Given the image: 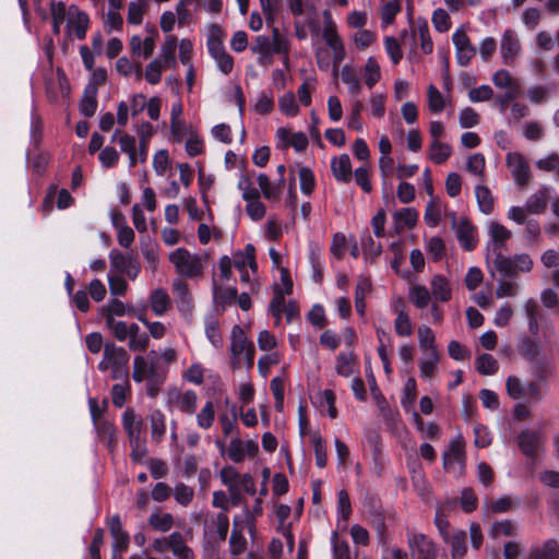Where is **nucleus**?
Wrapping results in <instances>:
<instances>
[{"instance_id":"obj_1","label":"nucleus","mask_w":559,"mask_h":559,"mask_svg":"<svg viewBox=\"0 0 559 559\" xmlns=\"http://www.w3.org/2000/svg\"><path fill=\"white\" fill-rule=\"evenodd\" d=\"M506 242L488 241L486 261L490 269L491 276L498 272L502 277H513L515 275V266L512 258L503 254Z\"/></svg>"},{"instance_id":"obj_2","label":"nucleus","mask_w":559,"mask_h":559,"mask_svg":"<svg viewBox=\"0 0 559 559\" xmlns=\"http://www.w3.org/2000/svg\"><path fill=\"white\" fill-rule=\"evenodd\" d=\"M169 261L174 264L180 276L194 278L203 273V261L198 254L191 253L186 248H178L169 254Z\"/></svg>"},{"instance_id":"obj_3","label":"nucleus","mask_w":559,"mask_h":559,"mask_svg":"<svg viewBox=\"0 0 559 559\" xmlns=\"http://www.w3.org/2000/svg\"><path fill=\"white\" fill-rule=\"evenodd\" d=\"M406 537L413 559H437V546L428 536L415 531H407Z\"/></svg>"},{"instance_id":"obj_4","label":"nucleus","mask_w":559,"mask_h":559,"mask_svg":"<svg viewBox=\"0 0 559 559\" xmlns=\"http://www.w3.org/2000/svg\"><path fill=\"white\" fill-rule=\"evenodd\" d=\"M506 162L516 186L524 187L532 180L530 166L521 153H508Z\"/></svg>"},{"instance_id":"obj_5","label":"nucleus","mask_w":559,"mask_h":559,"mask_svg":"<svg viewBox=\"0 0 559 559\" xmlns=\"http://www.w3.org/2000/svg\"><path fill=\"white\" fill-rule=\"evenodd\" d=\"M544 444V436L540 429H526L518 436V445L527 457L537 455Z\"/></svg>"},{"instance_id":"obj_6","label":"nucleus","mask_w":559,"mask_h":559,"mask_svg":"<svg viewBox=\"0 0 559 559\" xmlns=\"http://www.w3.org/2000/svg\"><path fill=\"white\" fill-rule=\"evenodd\" d=\"M110 265L120 274H126L129 278L134 280L140 272V264L132 254H124L112 250L109 253Z\"/></svg>"},{"instance_id":"obj_7","label":"nucleus","mask_w":559,"mask_h":559,"mask_svg":"<svg viewBox=\"0 0 559 559\" xmlns=\"http://www.w3.org/2000/svg\"><path fill=\"white\" fill-rule=\"evenodd\" d=\"M110 536L112 537V552L121 555L124 552L130 543V535L122 527L120 516L114 514L107 521Z\"/></svg>"},{"instance_id":"obj_8","label":"nucleus","mask_w":559,"mask_h":559,"mask_svg":"<svg viewBox=\"0 0 559 559\" xmlns=\"http://www.w3.org/2000/svg\"><path fill=\"white\" fill-rule=\"evenodd\" d=\"M452 41L455 47L457 63L466 67L476 55V48L472 45L468 36L462 31L456 29L452 35Z\"/></svg>"},{"instance_id":"obj_9","label":"nucleus","mask_w":559,"mask_h":559,"mask_svg":"<svg viewBox=\"0 0 559 559\" xmlns=\"http://www.w3.org/2000/svg\"><path fill=\"white\" fill-rule=\"evenodd\" d=\"M452 226L455 228L456 238L461 243L462 248L466 251H471L476 247L475 228L471 222L466 218L456 221V215L452 214Z\"/></svg>"},{"instance_id":"obj_10","label":"nucleus","mask_w":559,"mask_h":559,"mask_svg":"<svg viewBox=\"0 0 559 559\" xmlns=\"http://www.w3.org/2000/svg\"><path fill=\"white\" fill-rule=\"evenodd\" d=\"M464 439L461 435H457L450 441L449 451L443 454V467L444 469H454V464H460V469L464 468L465 453H464Z\"/></svg>"},{"instance_id":"obj_11","label":"nucleus","mask_w":559,"mask_h":559,"mask_svg":"<svg viewBox=\"0 0 559 559\" xmlns=\"http://www.w3.org/2000/svg\"><path fill=\"white\" fill-rule=\"evenodd\" d=\"M229 528V519L224 512L212 516L205 523V534L210 539L224 542L227 538Z\"/></svg>"},{"instance_id":"obj_12","label":"nucleus","mask_w":559,"mask_h":559,"mask_svg":"<svg viewBox=\"0 0 559 559\" xmlns=\"http://www.w3.org/2000/svg\"><path fill=\"white\" fill-rule=\"evenodd\" d=\"M68 15V27L74 33L78 39H84L90 24L88 15L73 4L69 7Z\"/></svg>"},{"instance_id":"obj_13","label":"nucleus","mask_w":559,"mask_h":559,"mask_svg":"<svg viewBox=\"0 0 559 559\" xmlns=\"http://www.w3.org/2000/svg\"><path fill=\"white\" fill-rule=\"evenodd\" d=\"M168 403L175 404L180 412L192 415L198 407V395L192 390H187L183 393L175 391L169 394Z\"/></svg>"},{"instance_id":"obj_14","label":"nucleus","mask_w":559,"mask_h":559,"mask_svg":"<svg viewBox=\"0 0 559 559\" xmlns=\"http://www.w3.org/2000/svg\"><path fill=\"white\" fill-rule=\"evenodd\" d=\"M443 542L451 548L452 559H463L467 551V535L462 530H452L451 534L444 536Z\"/></svg>"},{"instance_id":"obj_15","label":"nucleus","mask_w":559,"mask_h":559,"mask_svg":"<svg viewBox=\"0 0 559 559\" xmlns=\"http://www.w3.org/2000/svg\"><path fill=\"white\" fill-rule=\"evenodd\" d=\"M173 293L176 298L177 308L183 314H188L193 309V299L189 292L188 285L180 278L173 283Z\"/></svg>"},{"instance_id":"obj_16","label":"nucleus","mask_w":559,"mask_h":559,"mask_svg":"<svg viewBox=\"0 0 559 559\" xmlns=\"http://www.w3.org/2000/svg\"><path fill=\"white\" fill-rule=\"evenodd\" d=\"M521 49L520 41L511 29H507L501 38V56L503 62L511 66Z\"/></svg>"},{"instance_id":"obj_17","label":"nucleus","mask_w":559,"mask_h":559,"mask_svg":"<svg viewBox=\"0 0 559 559\" xmlns=\"http://www.w3.org/2000/svg\"><path fill=\"white\" fill-rule=\"evenodd\" d=\"M331 170L337 181L344 183L349 182L353 176L349 156L347 154H342L338 157H333L331 160Z\"/></svg>"},{"instance_id":"obj_18","label":"nucleus","mask_w":559,"mask_h":559,"mask_svg":"<svg viewBox=\"0 0 559 559\" xmlns=\"http://www.w3.org/2000/svg\"><path fill=\"white\" fill-rule=\"evenodd\" d=\"M551 187H542L526 200L525 207L531 214H542L547 207Z\"/></svg>"},{"instance_id":"obj_19","label":"nucleus","mask_w":559,"mask_h":559,"mask_svg":"<svg viewBox=\"0 0 559 559\" xmlns=\"http://www.w3.org/2000/svg\"><path fill=\"white\" fill-rule=\"evenodd\" d=\"M105 358L109 360L110 368L129 367L130 355L123 347L116 346L112 342L104 345Z\"/></svg>"},{"instance_id":"obj_20","label":"nucleus","mask_w":559,"mask_h":559,"mask_svg":"<svg viewBox=\"0 0 559 559\" xmlns=\"http://www.w3.org/2000/svg\"><path fill=\"white\" fill-rule=\"evenodd\" d=\"M143 425L142 418L138 417L133 408H127L122 414V426L129 441L141 438Z\"/></svg>"},{"instance_id":"obj_21","label":"nucleus","mask_w":559,"mask_h":559,"mask_svg":"<svg viewBox=\"0 0 559 559\" xmlns=\"http://www.w3.org/2000/svg\"><path fill=\"white\" fill-rule=\"evenodd\" d=\"M325 26L323 29V38L326 43V45L334 51V52H341L343 43L341 38L338 37L336 33V28L334 25V22L332 21L331 13L325 10L323 12Z\"/></svg>"},{"instance_id":"obj_22","label":"nucleus","mask_w":559,"mask_h":559,"mask_svg":"<svg viewBox=\"0 0 559 559\" xmlns=\"http://www.w3.org/2000/svg\"><path fill=\"white\" fill-rule=\"evenodd\" d=\"M523 310L527 319L530 333L533 336H537L539 333V321L543 319V314L536 300L527 299L523 305Z\"/></svg>"},{"instance_id":"obj_23","label":"nucleus","mask_w":559,"mask_h":559,"mask_svg":"<svg viewBox=\"0 0 559 559\" xmlns=\"http://www.w3.org/2000/svg\"><path fill=\"white\" fill-rule=\"evenodd\" d=\"M224 37H225V33L218 24L210 25L206 45H207L209 53L212 57L217 53H222V52L226 51V49L224 47Z\"/></svg>"},{"instance_id":"obj_24","label":"nucleus","mask_w":559,"mask_h":559,"mask_svg":"<svg viewBox=\"0 0 559 559\" xmlns=\"http://www.w3.org/2000/svg\"><path fill=\"white\" fill-rule=\"evenodd\" d=\"M431 294L436 300L447 302L452 298V290L448 280L440 274L435 275L430 282Z\"/></svg>"},{"instance_id":"obj_25","label":"nucleus","mask_w":559,"mask_h":559,"mask_svg":"<svg viewBox=\"0 0 559 559\" xmlns=\"http://www.w3.org/2000/svg\"><path fill=\"white\" fill-rule=\"evenodd\" d=\"M97 93L93 85H86L80 102V112L86 118L95 115L97 110Z\"/></svg>"},{"instance_id":"obj_26","label":"nucleus","mask_w":559,"mask_h":559,"mask_svg":"<svg viewBox=\"0 0 559 559\" xmlns=\"http://www.w3.org/2000/svg\"><path fill=\"white\" fill-rule=\"evenodd\" d=\"M251 50L259 55V63L265 64L272 60L271 38L266 35H259L251 45Z\"/></svg>"},{"instance_id":"obj_27","label":"nucleus","mask_w":559,"mask_h":559,"mask_svg":"<svg viewBox=\"0 0 559 559\" xmlns=\"http://www.w3.org/2000/svg\"><path fill=\"white\" fill-rule=\"evenodd\" d=\"M559 545L555 539L546 540L542 547L531 550L528 559H558Z\"/></svg>"},{"instance_id":"obj_28","label":"nucleus","mask_w":559,"mask_h":559,"mask_svg":"<svg viewBox=\"0 0 559 559\" xmlns=\"http://www.w3.org/2000/svg\"><path fill=\"white\" fill-rule=\"evenodd\" d=\"M440 360L438 350L427 352L419 360L420 376L425 379L432 378Z\"/></svg>"},{"instance_id":"obj_29","label":"nucleus","mask_w":559,"mask_h":559,"mask_svg":"<svg viewBox=\"0 0 559 559\" xmlns=\"http://www.w3.org/2000/svg\"><path fill=\"white\" fill-rule=\"evenodd\" d=\"M249 348V343L245 331L239 325H234L231 330L230 352L235 359Z\"/></svg>"},{"instance_id":"obj_30","label":"nucleus","mask_w":559,"mask_h":559,"mask_svg":"<svg viewBox=\"0 0 559 559\" xmlns=\"http://www.w3.org/2000/svg\"><path fill=\"white\" fill-rule=\"evenodd\" d=\"M341 80L348 87V92L353 97H357L361 91L360 79L354 69L347 64L342 68Z\"/></svg>"},{"instance_id":"obj_31","label":"nucleus","mask_w":559,"mask_h":559,"mask_svg":"<svg viewBox=\"0 0 559 559\" xmlns=\"http://www.w3.org/2000/svg\"><path fill=\"white\" fill-rule=\"evenodd\" d=\"M169 306H170V299H169L168 294L164 289L157 288L152 292L151 307H152V311L156 316H158V317L163 316L168 310Z\"/></svg>"},{"instance_id":"obj_32","label":"nucleus","mask_w":559,"mask_h":559,"mask_svg":"<svg viewBox=\"0 0 559 559\" xmlns=\"http://www.w3.org/2000/svg\"><path fill=\"white\" fill-rule=\"evenodd\" d=\"M148 419L151 424L152 439L159 442L166 432L165 415L162 411L154 409L151 412Z\"/></svg>"},{"instance_id":"obj_33","label":"nucleus","mask_w":559,"mask_h":559,"mask_svg":"<svg viewBox=\"0 0 559 559\" xmlns=\"http://www.w3.org/2000/svg\"><path fill=\"white\" fill-rule=\"evenodd\" d=\"M475 195L480 212L490 214L493 211V197L489 188L483 185L476 186Z\"/></svg>"},{"instance_id":"obj_34","label":"nucleus","mask_w":559,"mask_h":559,"mask_svg":"<svg viewBox=\"0 0 559 559\" xmlns=\"http://www.w3.org/2000/svg\"><path fill=\"white\" fill-rule=\"evenodd\" d=\"M219 477L222 483L228 487L230 495L234 499H236L239 495L237 489V483L239 480V473L234 466H225L222 468L219 473Z\"/></svg>"},{"instance_id":"obj_35","label":"nucleus","mask_w":559,"mask_h":559,"mask_svg":"<svg viewBox=\"0 0 559 559\" xmlns=\"http://www.w3.org/2000/svg\"><path fill=\"white\" fill-rule=\"evenodd\" d=\"M452 154V147L448 143L432 141L430 144L429 158L435 164H443Z\"/></svg>"},{"instance_id":"obj_36","label":"nucleus","mask_w":559,"mask_h":559,"mask_svg":"<svg viewBox=\"0 0 559 559\" xmlns=\"http://www.w3.org/2000/svg\"><path fill=\"white\" fill-rule=\"evenodd\" d=\"M418 213L412 207H406L394 213V221L397 229L403 227L412 228L416 225Z\"/></svg>"},{"instance_id":"obj_37","label":"nucleus","mask_w":559,"mask_h":559,"mask_svg":"<svg viewBox=\"0 0 559 559\" xmlns=\"http://www.w3.org/2000/svg\"><path fill=\"white\" fill-rule=\"evenodd\" d=\"M520 354L530 361L535 360L540 354V346L537 341L530 336H524L519 343Z\"/></svg>"},{"instance_id":"obj_38","label":"nucleus","mask_w":559,"mask_h":559,"mask_svg":"<svg viewBox=\"0 0 559 559\" xmlns=\"http://www.w3.org/2000/svg\"><path fill=\"white\" fill-rule=\"evenodd\" d=\"M431 299L430 292L427 287L423 285H414L409 289V300L417 307L418 309L426 308Z\"/></svg>"},{"instance_id":"obj_39","label":"nucleus","mask_w":559,"mask_h":559,"mask_svg":"<svg viewBox=\"0 0 559 559\" xmlns=\"http://www.w3.org/2000/svg\"><path fill=\"white\" fill-rule=\"evenodd\" d=\"M370 289V282L365 277L359 278L355 289V307L356 311L361 316L365 313L366 309L365 297Z\"/></svg>"},{"instance_id":"obj_40","label":"nucleus","mask_w":559,"mask_h":559,"mask_svg":"<svg viewBox=\"0 0 559 559\" xmlns=\"http://www.w3.org/2000/svg\"><path fill=\"white\" fill-rule=\"evenodd\" d=\"M154 133V127L150 122H143L140 127V145L139 157L140 162L144 163L147 158L148 140Z\"/></svg>"},{"instance_id":"obj_41","label":"nucleus","mask_w":559,"mask_h":559,"mask_svg":"<svg viewBox=\"0 0 559 559\" xmlns=\"http://www.w3.org/2000/svg\"><path fill=\"white\" fill-rule=\"evenodd\" d=\"M476 369L481 374L491 376L498 371L499 365L492 355L483 354L476 359Z\"/></svg>"},{"instance_id":"obj_42","label":"nucleus","mask_w":559,"mask_h":559,"mask_svg":"<svg viewBox=\"0 0 559 559\" xmlns=\"http://www.w3.org/2000/svg\"><path fill=\"white\" fill-rule=\"evenodd\" d=\"M381 79L380 67L373 57H369L365 64V83L372 88Z\"/></svg>"},{"instance_id":"obj_43","label":"nucleus","mask_w":559,"mask_h":559,"mask_svg":"<svg viewBox=\"0 0 559 559\" xmlns=\"http://www.w3.org/2000/svg\"><path fill=\"white\" fill-rule=\"evenodd\" d=\"M151 370L148 366V360L145 359L144 356L138 355L134 357L133 361V372L132 378L135 382L140 383L145 379H150Z\"/></svg>"},{"instance_id":"obj_44","label":"nucleus","mask_w":559,"mask_h":559,"mask_svg":"<svg viewBox=\"0 0 559 559\" xmlns=\"http://www.w3.org/2000/svg\"><path fill=\"white\" fill-rule=\"evenodd\" d=\"M271 46L272 55L278 53L287 56L289 52V40L285 35L281 34L277 27L272 28Z\"/></svg>"},{"instance_id":"obj_45","label":"nucleus","mask_w":559,"mask_h":559,"mask_svg":"<svg viewBox=\"0 0 559 559\" xmlns=\"http://www.w3.org/2000/svg\"><path fill=\"white\" fill-rule=\"evenodd\" d=\"M215 419L214 404L212 401H207L202 409L197 415L198 426L202 429H209L212 427Z\"/></svg>"},{"instance_id":"obj_46","label":"nucleus","mask_w":559,"mask_h":559,"mask_svg":"<svg viewBox=\"0 0 559 559\" xmlns=\"http://www.w3.org/2000/svg\"><path fill=\"white\" fill-rule=\"evenodd\" d=\"M148 523L155 531L167 532L174 524V518L170 513H152Z\"/></svg>"},{"instance_id":"obj_47","label":"nucleus","mask_w":559,"mask_h":559,"mask_svg":"<svg viewBox=\"0 0 559 559\" xmlns=\"http://www.w3.org/2000/svg\"><path fill=\"white\" fill-rule=\"evenodd\" d=\"M205 334L211 344L219 348L223 346V337L219 331L218 321L215 318H209L205 322Z\"/></svg>"},{"instance_id":"obj_48","label":"nucleus","mask_w":559,"mask_h":559,"mask_svg":"<svg viewBox=\"0 0 559 559\" xmlns=\"http://www.w3.org/2000/svg\"><path fill=\"white\" fill-rule=\"evenodd\" d=\"M419 348L424 352L437 350L436 337L432 330L426 325L418 329Z\"/></svg>"},{"instance_id":"obj_49","label":"nucleus","mask_w":559,"mask_h":559,"mask_svg":"<svg viewBox=\"0 0 559 559\" xmlns=\"http://www.w3.org/2000/svg\"><path fill=\"white\" fill-rule=\"evenodd\" d=\"M489 241L506 242L511 238V231L498 222H489L488 224Z\"/></svg>"},{"instance_id":"obj_50","label":"nucleus","mask_w":559,"mask_h":559,"mask_svg":"<svg viewBox=\"0 0 559 559\" xmlns=\"http://www.w3.org/2000/svg\"><path fill=\"white\" fill-rule=\"evenodd\" d=\"M262 12L267 24L274 23L282 5L283 0H259Z\"/></svg>"},{"instance_id":"obj_51","label":"nucleus","mask_w":559,"mask_h":559,"mask_svg":"<svg viewBox=\"0 0 559 559\" xmlns=\"http://www.w3.org/2000/svg\"><path fill=\"white\" fill-rule=\"evenodd\" d=\"M50 11L52 16V31L56 35L60 33V27L67 14V7L63 2H51Z\"/></svg>"},{"instance_id":"obj_52","label":"nucleus","mask_w":559,"mask_h":559,"mask_svg":"<svg viewBox=\"0 0 559 559\" xmlns=\"http://www.w3.org/2000/svg\"><path fill=\"white\" fill-rule=\"evenodd\" d=\"M394 329L399 336H409L413 332L409 316L403 309L397 311V317L394 321Z\"/></svg>"},{"instance_id":"obj_53","label":"nucleus","mask_w":559,"mask_h":559,"mask_svg":"<svg viewBox=\"0 0 559 559\" xmlns=\"http://www.w3.org/2000/svg\"><path fill=\"white\" fill-rule=\"evenodd\" d=\"M311 440L316 455V465L323 468L326 466L328 455L322 437L319 433H313Z\"/></svg>"},{"instance_id":"obj_54","label":"nucleus","mask_w":559,"mask_h":559,"mask_svg":"<svg viewBox=\"0 0 559 559\" xmlns=\"http://www.w3.org/2000/svg\"><path fill=\"white\" fill-rule=\"evenodd\" d=\"M229 548L233 556H240L247 549V539L237 528H234L229 538Z\"/></svg>"},{"instance_id":"obj_55","label":"nucleus","mask_w":559,"mask_h":559,"mask_svg":"<svg viewBox=\"0 0 559 559\" xmlns=\"http://www.w3.org/2000/svg\"><path fill=\"white\" fill-rule=\"evenodd\" d=\"M493 84L499 88L512 90L515 86H520L519 81L513 79L509 71L507 70H498L492 75Z\"/></svg>"},{"instance_id":"obj_56","label":"nucleus","mask_w":559,"mask_h":559,"mask_svg":"<svg viewBox=\"0 0 559 559\" xmlns=\"http://www.w3.org/2000/svg\"><path fill=\"white\" fill-rule=\"evenodd\" d=\"M428 107L432 112H441L444 108V98L439 90L430 84L427 91Z\"/></svg>"},{"instance_id":"obj_57","label":"nucleus","mask_w":559,"mask_h":559,"mask_svg":"<svg viewBox=\"0 0 559 559\" xmlns=\"http://www.w3.org/2000/svg\"><path fill=\"white\" fill-rule=\"evenodd\" d=\"M163 61L160 58H156L151 61L145 69V79L150 84H157L160 82Z\"/></svg>"},{"instance_id":"obj_58","label":"nucleus","mask_w":559,"mask_h":559,"mask_svg":"<svg viewBox=\"0 0 559 559\" xmlns=\"http://www.w3.org/2000/svg\"><path fill=\"white\" fill-rule=\"evenodd\" d=\"M106 326L112 332L119 342H124L128 338V324L123 321H118L108 314Z\"/></svg>"},{"instance_id":"obj_59","label":"nucleus","mask_w":559,"mask_h":559,"mask_svg":"<svg viewBox=\"0 0 559 559\" xmlns=\"http://www.w3.org/2000/svg\"><path fill=\"white\" fill-rule=\"evenodd\" d=\"M129 308L126 307V305L119 300V299H111L109 304L102 308V316L107 321L108 314H110L111 318L115 316L122 317L124 314H128Z\"/></svg>"},{"instance_id":"obj_60","label":"nucleus","mask_w":559,"mask_h":559,"mask_svg":"<svg viewBox=\"0 0 559 559\" xmlns=\"http://www.w3.org/2000/svg\"><path fill=\"white\" fill-rule=\"evenodd\" d=\"M237 298V289L235 287L228 288H216L214 289V299L215 301L225 308L228 305H231Z\"/></svg>"},{"instance_id":"obj_61","label":"nucleus","mask_w":559,"mask_h":559,"mask_svg":"<svg viewBox=\"0 0 559 559\" xmlns=\"http://www.w3.org/2000/svg\"><path fill=\"white\" fill-rule=\"evenodd\" d=\"M280 109L282 112L289 117L298 114L299 107L296 104L295 95L292 92L284 94L278 100Z\"/></svg>"},{"instance_id":"obj_62","label":"nucleus","mask_w":559,"mask_h":559,"mask_svg":"<svg viewBox=\"0 0 559 559\" xmlns=\"http://www.w3.org/2000/svg\"><path fill=\"white\" fill-rule=\"evenodd\" d=\"M507 392L513 400L524 399L525 385L522 384L521 380L515 376H509L506 382Z\"/></svg>"},{"instance_id":"obj_63","label":"nucleus","mask_w":559,"mask_h":559,"mask_svg":"<svg viewBox=\"0 0 559 559\" xmlns=\"http://www.w3.org/2000/svg\"><path fill=\"white\" fill-rule=\"evenodd\" d=\"M432 24L439 33L448 32L451 27V20L447 11L437 9L432 13Z\"/></svg>"},{"instance_id":"obj_64","label":"nucleus","mask_w":559,"mask_h":559,"mask_svg":"<svg viewBox=\"0 0 559 559\" xmlns=\"http://www.w3.org/2000/svg\"><path fill=\"white\" fill-rule=\"evenodd\" d=\"M334 559H350L349 546L345 540H340L336 532L332 534Z\"/></svg>"}]
</instances>
